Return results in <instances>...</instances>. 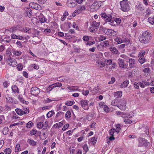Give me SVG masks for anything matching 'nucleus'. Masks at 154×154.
I'll use <instances>...</instances> for the list:
<instances>
[{
  "label": "nucleus",
  "instance_id": "8",
  "mask_svg": "<svg viewBox=\"0 0 154 154\" xmlns=\"http://www.w3.org/2000/svg\"><path fill=\"white\" fill-rule=\"evenodd\" d=\"M124 60L119 58L118 60V62L119 67L121 68L125 69L127 67L128 64H125Z\"/></svg>",
  "mask_w": 154,
  "mask_h": 154
},
{
  "label": "nucleus",
  "instance_id": "23",
  "mask_svg": "<svg viewBox=\"0 0 154 154\" xmlns=\"http://www.w3.org/2000/svg\"><path fill=\"white\" fill-rule=\"evenodd\" d=\"M110 50L112 51L113 53L115 54H118V51L116 48L113 46L110 47L109 48Z\"/></svg>",
  "mask_w": 154,
  "mask_h": 154
},
{
  "label": "nucleus",
  "instance_id": "54",
  "mask_svg": "<svg viewBox=\"0 0 154 154\" xmlns=\"http://www.w3.org/2000/svg\"><path fill=\"white\" fill-rule=\"evenodd\" d=\"M4 152L6 154H10L11 153V150L10 148H6V149Z\"/></svg>",
  "mask_w": 154,
  "mask_h": 154
},
{
  "label": "nucleus",
  "instance_id": "29",
  "mask_svg": "<svg viewBox=\"0 0 154 154\" xmlns=\"http://www.w3.org/2000/svg\"><path fill=\"white\" fill-rule=\"evenodd\" d=\"M18 98L20 101L22 103L25 104H27L28 103V102L25 101L23 98L22 97L19 96Z\"/></svg>",
  "mask_w": 154,
  "mask_h": 154
},
{
  "label": "nucleus",
  "instance_id": "1",
  "mask_svg": "<svg viewBox=\"0 0 154 154\" xmlns=\"http://www.w3.org/2000/svg\"><path fill=\"white\" fill-rule=\"evenodd\" d=\"M150 33L149 31H146L144 32L141 36L139 37L140 42L143 44H146L149 43L150 40L151 36Z\"/></svg>",
  "mask_w": 154,
  "mask_h": 154
},
{
  "label": "nucleus",
  "instance_id": "36",
  "mask_svg": "<svg viewBox=\"0 0 154 154\" xmlns=\"http://www.w3.org/2000/svg\"><path fill=\"white\" fill-rule=\"evenodd\" d=\"M134 115L131 114H128L124 113V115H122V117L123 118H131Z\"/></svg>",
  "mask_w": 154,
  "mask_h": 154
},
{
  "label": "nucleus",
  "instance_id": "40",
  "mask_svg": "<svg viewBox=\"0 0 154 154\" xmlns=\"http://www.w3.org/2000/svg\"><path fill=\"white\" fill-rule=\"evenodd\" d=\"M71 113L70 111H68L65 114V117L66 119H69L71 117Z\"/></svg>",
  "mask_w": 154,
  "mask_h": 154
},
{
  "label": "nucleus",
  "instance_id": "45",
  "mask_svg": "<svg viewBox=\"0 0 154 154\" xmlns=\"http://www.w3.org/2000/svg\"><path fill=\"white\" fill-rule=\"evenodd\" d=\"M139 58L138 60L139 62L141 64L143 63L145 61V58L143 57H139Z\"/></svg>",
  "mask_w": 154,
  "mask_h": 154
},
{
  "label": "nucleus",
  "instance_id": "34",
  "mask_svg": "<svg viewBox=\"0 0 154 154\" xmlns=\"http://www.w3.org/2000/svg\"><path fill=\"white\" fill-rule=\"evenodd\" d=\"M97 139L96 138H95V137H93L91 139L90 141L94 145L96 143L97 141Z\"/></svg>",
  "mask_w": 154,
  "mask_h": 154
},
{
  "label": "nucleus",
  "instance_id": "13",
  "mask_svg": "<svg viewBox=\"0 0 154 154\" xmlns=\"http://www.w3.org/2000/svg\"><path fill=\"white\" fill-rule=\"evenodd\" d=\"M38 18L39 22L41 23H44L47 21V19L42 14H40Z\"/></svg>",
  "mask_w": 154,
  "mask_h": 154
},
{
  "label": "nucleus",
  "instance_id": "16",
  "mask_svg": "<svg viewBox=\"0 0 154 154\" xmlns=\"http://www.w3.org/2000/svg\"><path fill=\"white\" fill-rule=\"evenodd\" d=\"M136 7L138 10L141 11H143L145 9V8L143 5H142L140 3L137 4L136 5Z\"/></svg>",
  "mask_w": 154,
  "mask_h": 154
},
{
  "label": "nucleus",
  "instance_id": "37",
  "mask_svg": "<svg viewBox=\"0 0 154 154\" xmlns=\"http://www.w3.org/2000/svg\"><path fill=\"white\" fill-rule=\"evenodd\" d=\"M74 103L75 102L74 101H67L65 103V104L67 106H70L73 105Z\"/></svg>",
  "mask_w": 154,
  "mask_h": 154
},
{
  "label": "nucleus",
  "instance_id": "18",
  "mask_svg": "<svg viewBox=\"0 0 154 154\" xmlns=\"http://www.w3.org/2000/svg\"><path fill=\"white\" fill-rule=\"evenodd\" d=\"M17 26H14L13 27L10 28L9 29H6L5 30V31H9L10 32H14L15 30H17Z\"/></svg>",
  "mask_w": 154,
  "mask_h": 154
},
{
  "label": "nucleus",
  "instance_id": "44",
  "mask_svg": "<svg viewBox=\"0 0 154 154\" xmlns=\"http://www.w3.org/2000/svg\"><path fill=\"white\" fill-rule=\"evenodd\" d=\"M116 132L115 128H112L111 129L109 132V133L111 136H114V134Z\"/></svg>",
  "mask_w": 154,
  "mask_h": 154
},
{
  "label": "nucleus",
  "instance_id": "35",
  "mask_svg": "<svg viewBox=\"0 0 154 154\" xmlns=\"http://www.w3.org/2000/svg\"><path fill=\"white\" fill-rule=\"evenodd\" d=\"M13 53L15 55L19 56L21 54V52L20 51H18L16 50H13Z\"/></svg>",
  "mask_w": 154,
  "mask_h": 154
},
{
  "label": "nucleus",
  "instance_id": "51",
  "mask_svg": "<svg viewBox=\"0 0 154 154\" xmlns=\"http://www.w3.org/2000/svg\"><path fill=\"white\" fill-rule=\"evenodd\" d=\"M110 29H108L106 28H103V31L104 33L107 35H109V31Z\"/></svg>",
  "mask_w": 154,
  "mask_h": 154
},
{
  "label": "nucleus",
  "instance_id": "5",
  "mask_svg": "<svg viewBox=\"0 0 154 154\" xmlns=\"http://www.w3.org/2000/svg\"><path fill=\"white\" fill-rule=\"evenodd\" d=\"M123 56V57L127 60L128 59V62L129 63V66L128 68H132L134 67V65L135 64V60L134 59L131 58H129L128 57H127L125 55H122Z\"/></svg>",
  "mask_w": 154,
  "mask_h": 154
},
{
  "label": "nucleus",
  "instance_id": "38",
  "mask_svg": "<svg viewBox=\"0 0 154 154\" xmlns=\"http://www.w3.org/2000/svg\"><path fill=\"white\" fill-rule=\"evenodd\" d=\"M44 126L43 123L42 122H39L38 123L37 127L39 129L42 128Z\"/></svg>",
  "mask_w": 154,
  "mask_h": 154
},
{
  "label": "nucleus",
  "instance_id": "30",
  "mask_svg": "<svg viewBox=\"0 0 154 154\" xmlns=\"http://www.w3.org/2000/svg\"><path fill=\"white\" fill-rule=\"evenodd\" d=\"M54 113V111L53 110L50 111L47 114V116L48 118H49L51 117L52 115Z\"/></svg>",
  "mask_w": 154,
  "mask_h": 154
},
{
  "label": "nucleus",
  "instance_id": "31",
  "mask_svg": "<svg viewBox=\"0 0 154 154\" xmlns=\"http://www.w3.org/2000/svg\"><path fill=\"white\" fill-rule=\"evenodd\" d=\"M148 21L151 24H153L154 23V16L152 17L148 18Z\"/></svg>",
  "mask_w": 154,
  "mask_h": 154
},
{
  "label": "nucleus",
  "instance_id": "43",
  "mask_svg": "<svg viewBox=\"0 0 154 154\" xmlns=\"http://www.w3.org/2000/svg\"><path fill=\"white\" fill-rule=\"evenodd\" d=\"M145 54V51H142L139 53L138 54V57H143Z\"/></svg>",
  "mask_w": 154,
  "mask_h": 154
},
{
  "label": "nucleus",
  "instance_id": "59",
  "mask_svg": "<svg viewBox=\"0 0 154 154\" xmlns=\"http://www.w3.org/2000/svg\"><path fill=\"white\" fill-rule=\"evenodd\" d=\"M145 13L147 15H149L151 14V12L150 9L148 8L146 9Z\"/></svg>",
  "mask_w": 154,
  "mask_h": 154
},
{
  "label": "nucleus",
  "instance_id": "46",
  "mask_svg": "<svg viewBox=\"0 0 154 154\" xmlns=\"http://www.w3.org/2000/svg\"><path fill=\"white\" fill-rule=\"evenodd\" d=\"M20 150V145L19 144H17L16 145L15 148V152H18Z\"/></svg>",
  "mask_w": 154,
  "mask_h": 154
},
{
  "label": "nucleus",
  "instance_id": "49",
  "mask_svg": "<svg viewBox=\"0 0 154 154\" xmlns=\"http://www.w3.org/2000/svg\"><path fill=\"white\" fill-rule=\"evenodd\" d=\"M7 100H8L9 102L13 103L14 102V99L11 97H10L8 96L6 97Z\"/></svg>",
  "mask_w": 154,
  "mask_h": 154
},
{
  "label": "nucleus",
  "instance_id": "9",
  "mask_svg": "<svg viewBox=\"0 0 154 154\" xmlns=\"http://www.w3.org/2000/svg\"><path fill=\"white\" fill-rule=\"evenodd\" d=\"M30 92L32 95H37L39 93L40 91L39 89L37 87H34L32 88Z\"/></svg>",
  "mask_w": 154,
  "mask_h": 154
},
{
  "label": "nucleus",
  "instance_id": "32",
  "mask_svg": "<svg viewBox=\"0 0 154 154\" xmlns=\"http://www.w3.org/2000/svg\"><path fill=\"white\" fill-rule=\"evenodd\" d=\"M85 8H86L84 5H79L77 7V9H78L81 11L85 10Z\"/></svg>",
  "mask_w": 154,
  "mask_h": 154
},
{
  "label": "nucleus",
  "instance_id": "62",
  "mask_svg": "<svg viewBox=\"0 0 154 154\" xmlns=\"http://www.w3.org/2000/svg\"><path fill=\"white\" fill-rule=\"evenodd\" d=\"M89 37L87 36H84L83 37V40L85 41L88 42L89 40Z\"/></svg>",
  "mask_w": 154,
  "mask_h": 154
},
{
  "label": "nucleus",
  "instance_id": "20",
  "mask_svg": "<svg viewBox=\"0 0 154 154\" xmlns=\"http://www.w3.org/2000/svg\"><path fill=\"white\" fill-rule=\"evenodd\" d=\"M114 95L116 98L121 97L122 96V92L120 91H117L114 93Z\"/></svg>",
  "mask_w": 154,
  "mask_h": 154
},
{
  "label": "nucleus",
  "instance_id": "53",
  "mask_svg": "<svg viewBox=\"0 0 154 154\" xmlns=\"http://www.w3.org/2000/svg\"><path fill=\"white\" fill-rule=\"evenodd\" d=\"M68 89L70 90L74 91L77 90L78 89L77 86L69 87H68Z\"/></svg>",
  "mask_w": 154,
  "mask_h": 154
},
{
  "label": "nucleus",
  "instance_id": "64",
  "mask_svg": "<svg viewBox=\"0 0 154 154\" xmlns=\"http://www.w3.org/2000/svg\"><path fill=\"white\" fill-rule=\"evenodd\" d=\"M37 132V130L35 129H32L30 132V133L32 135H34L36 134Z\"/></svg>",
  "mask_w": 154,
  "mask_h": 154
},
{
  "label": "nucleus",
  "instance_id": "56",
  "mask_svg": "<svg viewBox=\"0 0 154 154\" xmlns=\"http://www.w3.org/2000/svg\"><path fill=\"white\" fill-rule=\"evenodd\" d=\"M26 14L29 16H31L32 14V12L31 11V10L30 8L27 9L26 11Z\"/></svg>",
  "mask_w": 154,
  "mask_h": 154
},
{
  "label": "nucleus",
  "instance_id": "26",
  "mask_svg": "<svg viewBox=\"0 0 154 154\" xmlns=\"http://www.w3.org/2000/svg\"><path fill=\"white\" fill-rule=\"evenodd\" d=\"M12 89L13 91L14 92H17L19 93V90L17 85H14L12 87Z\"/></svg>",
  "mask_w": 154,
  "mask_h": 154
},
{
  "label": "nucleus",
  "instance_id": "24",
  "mask_svg": "<svg viewBox=\"0 0 154 154\" xmlns=\"http://www.w3.org/2000/svg\"><path fill=\"white\" fill-rule=\"evenodd\" d=\"M129 81H128L126 80L124 81L121 85V88H123L126 87L128 84H129Z\"/></svg>",
  "mask_w": 154,
  "mask_h": 154
},
{
  "label": "nucleus",
  "instance_id": "27",
  "mask_svg": "<svg viewBox=\"0 0 154 154\" xmlns=\"http://www.w3.org/2000/svg\"><path fill=\"white\" fill-rule=\"evenodd\" d=\"M121 125L120 124H118L116 125V128L115 129V130L116 131V132L117 134H118L120 131L121 130V128H120Z\"/></svg>",
  "mask_w": 154,
  "mask_h": 154
},
{
  "label": "nucleus",
  "instance_id": "3",
  "mask_svg": "<svg viewBox=\"0 0 154 154\" xmlns=\"http://www.w3.org/2000/svg\"><path fill=\"white\" fill-rule=\"evenodd\" d=\"M100 15L102 17L104 18L105 21L106 22H109V24L110 25H113L114 22L112 20V16L111 15H107L105 13H102Z\"/></svg>",
  "mask_w": 154,
  "mask_h": 154
},
{
  "label": "nucleus",
  "instance_id": "50",
  "mask_svg": "<svg viewBox=\"0 0 154 154\" xmlns=\"http://www.w3.org/2000/svg\"><path fill=\"white\" fill-rule=\"evenodd\" d=\"M54 87V88L56 87H60L62 86V84L59 82H57L56 83H55L52 85Z\"/></svg>",
  "mask_w": 154,
  "mask_h": 154
},
{
  "label": "nucleus",
  "instance_id": "4",
  "mask_svg": "<svg viewBox=\"0 0 154 154\" xmlns=\"http://www.w3.org/2000/svg\"><path fill=\"white\" fill-rule=\"evenodd\" d=\"M138 141L139 142L138 146H147L149 144V143L145 138L140 137L138 139Z\"/></svg>",
  "mask_w": 154,
  "mask_h": 154
},
{
  "label": "nucleus",
  "instance_id": "12",
  "mask_svg": "<svg viewBox=\"0 0 154 154\" xmlns=\"http://www.w3.org/2000/svg\"><path fill=\"white\" fill-rule=\"evenodd\" d=\"M67 4L69 7L73 8L77 5V2L75 0H68Z\"/></svg>",
  "mask_w": 154,
  "mask_h": 154
},
{
  "label": "nucleus",
  "instance_id": "28",
  "mask_svg": "<svg viewBox=\"0 0 154 154\" xmlns=\"http://www.w3.org/2000/svg\"><path fill=\"white\" fill-rule=\"evenodd\" d=\"M94 113H90L86 117V119L88 120H90L94 116Z\"/></svg>",
  "mask_w": 154,
  "mask_h": 154
},
{
  "label": "nucleus",
  "instance_id": "58",
  "mask_svg": "<svg viewBox=\"0 0 154 154\" xmlns=\"http://www.w3.org/2000/svg\"><path fill=\"white\" fill-rule=\"evenodd\" d=\"M83 148L84 150L85 151V153L87 151H88V147L86 144H85L83 145Z\"/></svg>",
  "mask_w": 154,
  "mask_h": 154
},
{
  "label": "nucleus",
  "instance_id": "41",
  "mask_svg": "<svg viewBox=\"0 0 154 154\" xmlns=\"http://www.w3.org/2000/svg\"><path fill=\"white\" fill-rule=\"evenodd\" d=\"M51 32V29H46L44 30L43 32L45 35H48Z\"/></svg>",
  "mask_w": 154,
  "mask_h": 154
},
{
  "label": "nucleus",
  "instance_id": "52",
  "mask_svg": "<svg viewBox=\"0 0 154 154\" xmlns=\"http://www.w3.org/2000/svg\"><path fill=\"white\" fill-rule=\"evenodd\" d=\"M124 121L125 123L127 124H131L132 122V121L127 119H124Z\"/></svg>",
  "mask_w": 154,
  "mask_h": 154
},
{
  "label": "nucleus",
  "instance_id": "22",
  "mask_svg": "<svg viewBox=\"0 0 154 154\" xmlns=\"http://www.w3.org/2000/svg\"><path fill=\"white\" fill-rule=\"evenodd\" d=\"M23 32L30 33V29L29 27H25L23 28L22 29L20 30Z\"/></svg>",
  "mask_w": 154,
  "mask_h": 154
},
{
  "label": "nucleus",
  "instance_id": "39",
  "mask_svg": "<svg viewBox=\"0 0 154 154\" xmlns=\"http://www.w3.org/2000/svg\"><path fill=\"white\" fill-rule=\"evenodd\" d=\"M54 88V87L52 85H50L46 88V91L48 93L51 91Z\"/></svg>",
  "mask_w": 154,
  "mask_h": 154
},
{
  "label": "nucleus",
  "instance_id": "2",
  "mask_svg": "<svg viewBox=\"0 0 154 154\" xmlns=\"http://www.w3.org/2000/svg\"><path fill=\"white\" fill-rule=\"evenodd\" d=\"M121 10L125 12H128L130 10V6L127 0H123L120 2Z\"/></svg>",
  "mask_w": 154,
  "mask_h": 154
},
{
  "label": "nucleus",
  "instance_id": "61",
  "mask_svg": "<svg viewBox=\"0 0 154 154\" xmlns=\"http://www.w3.org/2000/svg\"><path fill=\"white\" fill-rule=\"evenodd\" d=\"M115 79L114 77H112L111 81L108 82V84H113L115 82Z\"/></svg>",
  "mask_w": 154,
  "mask_h": 154
},
{
  "label": "nucleus",
  "instance_id": "55",
  "mask_svg": "<svg viewBox=\"0 0 154 154\" xmlns=\"http://www.w3.org/2000/svg\"><path fill=\"white\" fill-rule=\"evenodd\" d=\"M143 72L146 73H149L150 72V69L149 68H146L143 69Z\"/></svg>",
  "mask_w": 154,
  "mask_h": 154
},
{
  "label": "nucleus",
  "instance_id": "6",
  "mask_svg": "<svg viewBox=\"0 0 154 154\" xmlns=\"http://www.w3.org/2000/svg\"><path fill=\"white\" fill-rule=\"evenodd\" d=\"M29 6L30 7L38 10H41L42 7L37 3L32 2L29 3Z\"/></svg>",
  "mask_w": 154,
  "mask_h": 154
},
{
  "label": "nucleus",
  "instance_id": "15",
  "mask_svg": "<svg viewBox=\"0 0 154 154\" xmlns=\"http://www.w3.org/2000/svg\"><path fill=\"white\" fill-rule=\"evenodd\" d=\"M99 7V3L97 1H94L91 7V9L94 8L96 10V9H98V8Z\"/></svg>",
  "mask_w": 154,
  "mask_h": 154
},
{
  "label": "nucleus",
  "instance_id": "63",
  "mask_svg": "<svg viewBox=\"0 0 154 154\" xmlns=\"http://www.w3.org/2000/svg\"><path fill=\"white\" fill-rule=\"evenodd\" d=\"M32 123L31 121L29 122L26 125V127L27 128H29L32 126Z\"/></svg>",
  "mask_w": 154,
  "mask_h": 154
},
{
  "label": "nucleus",
  "instance_id": "7",
  "mask_svg": "<svg viewBox=\"0 0 154 154\" xmlns=\"http://www.w3.org/2000/svg\"><path fill=\"white\" fill-rule=\"evenodd\" d=\"M7 62L8 64L10 66H15L17 65V63L16 61L14 59L11 58V57L8 58Z\"/></svg>",
  "mask_w": 154,
  "mask_h": 154
},
{
  "label": "nucleus",
  "instance_id": "42",
  "mask_svg": "<svg viewBox=\"0 0 154 154\" xmlns=\"http://www.w3.org/2000/svg\"><path fill=\"white\" fill-rule=\"evenodd\" d=\"M8 132V127H5L3 131V133L4 135H6Z\"/></svg>",
  "mask_w": 154,
  "mask_h": 154
},
{
  "label": "nucleus",
  "instance_id": "21",
  "mask_svg": "<svg viewBox=\"0 0 154 154\" xmlns=\"http://www.w3.org/2000/svg\"><path fill=\"white\" fill-rule=\"evenodd\" d=\"M119 102V100L118 99H116L112 101L111 103V104L112 106H117L118 107L119 105L118 103Z\"/></svg>",
  "mask_w": 154,
  "mask_h": 154
},
{
  "label": "nucleus",
  "instance_id": "25",
  "mask_svg": "<svg viewBox=\"0 0 154 154\" xmlns=\"http://www.w3.org/2000/svg\"><path fill=\"white\" fill-rule=\"evenodd\" d=\"M15 111L17 114L19 115H22L24 114L23 111L20 109L17 108L16 109Z\"/></svg>",
  "mask_w": 154,
  "mask_h": 154
},
{
  "label": "nucleus",
  "instance_id": "48",
  "mask_svg": "<svg viewBox=\"0 0 154 154\" xmlns=\"http://www.w3.org/2000/svg\"><path fill=\"white\" fill-rule=\"evenodd\" d=\"M109 30V34H111V35H113L114 36L116 35V32L111 29H110Z\"/></svg>",
  "mask_w": 154,
  "mask_h": 154
},
{
  "label": "nucleus",
  "instance_id": "33",
  "mask_svg": "<svg viewBox=\"0 0 154 154\" xmlns=\"http://www.w3.org/2000/svg\"><path fill=\"white\" fill-rule=\"evenodd\" d=\"M63 125V123L60 122L59 123H57L54 124V125L53 127L57 128H60L61 126H62Z\"/></svg>",
  "mask_w": 154,
  "mask_h": 154
},
{
  "label": "nucleus",
  "instance_id": "47",
  "mask_svg": "<svg viewBox=\"0 0 154 154\" xmlns=\"http://www.w3.org/2000/svg\"><path fill=\"white\" fill-rule=\"evenodd\" d=\"M98 39L100 41H103L106 39V37L104 35H100L98 37Z\"/></svg>",
  "mask_w": 154,
  "mask_h": 154
},
{
  "label": "nucleus",
  "instance_id": "10",
  "mask_svg": "<svg viewBox=\"0 0 154 154\" xmlns=\"http://www.w3.org/2000/svg\"><path fill=\"white\" fill-rule=\"evenodd\" d=\"M80 103L82 108L85 110H88L89 109L88 106V101L87 100H81Z\"/></svg>",
  "mask_w": 154,
  "mask_h": 154
},
{
  "label": "nucleus",
  "instance_id": "57",
  "mask_svg": "<svg viewBox=\"0 0 154 154\" xmlns=\"http://www.w3.org/2000/svg\"><path fill=\"white\" fill-rule=\"evenodd\" d=\"M95 43V41H93L92 42L91 41H88L86 44V45H88L90 46L92 45L93 44H94Z\"/></svg>",
  "mask_w": 154,
  "mask_h": 154
},
{
  "label": "nucleus",
  "instance_id": "19",
  "mask_svg": "<svg viewBox=\"0 0 154 154\" xmlns=\"http://www.w3.org/2000/svg\"><path fill=\"white\" fill-rule=\"evenodd\" d=\"M27 143L29 144L30 145L32 146H35L36 144V143L35 141L33 140L28 139L27 140Z\"/></svg>",
  "mask_w": 154,
  "mask_h": 154
},
{
  "label": "nucleus",
  "instance_id": "14",
  "mask_svg": "<svg viewBox=\"0 0 154 154\" xmlns=\"http://www.w3.org/2000/svg\"><path fill=\"white\" fill-rule=\"evenodd\" d=\"M112 20L113 21H114V22L113 23V24L111 25L112 26H115L116 25V23L117 24H120L121 21V20L120 18H112Z\"/></svg>",
  "mask_w": 154,
  "mask_h": 154
},
{
  "label": "nucleus",
  "instance_id": "11",
  "mask_svg": "<svg viewBox=\"0 0 154 154\" xmlns=\"http://www.w3.org/2000/svg\"><path fill=\"white\" fill-rule=\"evenodd\" d=\"M126 101L123 100L122 101L121 104L119 105H118V107L121 110L124 111L126 109Z\"/></svg>",
  "mask_w": 154,
  "mask_h": 154
},
{
  "label": "nucleus",
  "instance_id": "60",
  "mask_svg": "<svg viewBox=\"0 0 154 154\" xmlns=\"http://www.w3.org/2000/svg\"><path fill=\"white\" fill-rule=\"evenodd\" d=\"M116 41L119 44H121L122 42V40L118 38H116Z\"/></svg>",
  "mask_w": 154,
  "mask_h": 154
},
{
  "label": "nucleus",
  "instance_id": "17",
  "mask_svg": "<svg viewBox=\"0 0 154 154\" xmlns=\"http://www.w3.org/2000/svg\"><path fill=\"white\" fill-rule=\"evenodd\" d=\"M100 25V22H97L96 21H93L91 24L92 26L93 27H95L96 29L98 28Z\"/></svg>",
  "mask_w": 154,
  "mask_h": 154
}]
</instances>
